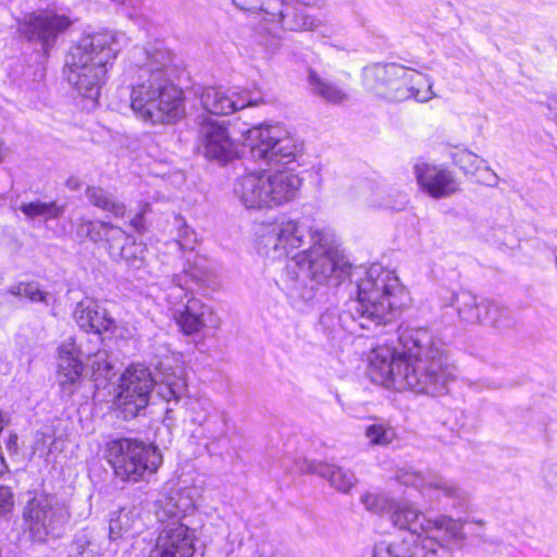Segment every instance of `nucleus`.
Here are the masks:
<instances>
[{
    "mask_svg": "<svg viewBox=\"0 0 557 557\" xmlns=\"http://www.w3.org/2000/svg\"><path fill=\"white\" fill-rule=\"evenodd\" d=\"M399 351L388 346L372 350L369 374L372 381L396 391L430 396L443 395L456 379L444 344L428 329H405L399 333Z\"/></svg>",
    "mask_w": 557,
    "mask_h": 557,
    "instance_id": "nucleus-1",
    "label": "nucleus"
},
{
    "mask_svg": "<svg viewBox=\"0 0 557 557\" xmlns=\"http://www.w3.org/2000/svg\"><path fill=\"white\" fill-rule=\"evenodd\" d=\"M107 222L104 221H85L77 228V234L86 236L92 242L103 240Z\"/></svg>",
    "mask_w": 557,
    "mask_h": 557,
    "instance_id": "nucleus-39",
    "label": "nucleus"
},
{
    "mask_svg": "<svg viewBox=\"0 0 557 557\" xmlns=\"http://www.w3.org/2000/svg\"><path fill=\"white\" fill-rule=\"evenodd\" d=\"M396 499L389 498L385 494L379 493H364L360 502L363 504L364 508L375 515H388L391 513L392 507Z\"/></svg>",
    "mask_w": 557,
    "mask_h": 557,
    "instance_id": "nucleus-33",
    "label": "nucleus"
},
{
    "mask_svg": "<svg viewBox=\"0 0 557 557\" xmlns=\"http://www.w3.org/2000/svg\"><path fill=\"white\" fill-rule=\"evenodd\" d=\"M384 195L385 189L379 188L375 193V199L371 201L372 206L389 208L392 210H400L407 203V197L404 194H398L395 201L385 198Z\"/></svg>",
    "mask_w": 557,
    "mask_h": 557,
    "instance_id": "nucleus-42",
    "label": "nucleus"
},
{
    "mask_svg": "<svg viewBox=\"0 0 557 557\" xmlns=\"http://www.w3.org/2000/svg\"><path fill=\"white\" fill-rule=\"evenodd\" d=\"M420 545L414 539H393L376 542L372 557H444L447 549L438 541L428 540Z\"/></svg>",
    "mask_w": 557,
    "mask_h": 557,
    "instance_id": "nucleus-18",
    "label": "nucleus"
},
{
    "mask_svg": "<svg viewBox=\"0 0 557 557\" xmlns=\"http://www.w3.org/2000/svg\"><path fill=\"white\" fill-rule=\"evenodd\" d=\"M106 234L103 240L108 244L109 253L116 258L117 253H121V249L132 238L121 227L115 226L109 222L106 225Z\"/></svg>",
    "mask_w": 557,
    "mask_h": 557,
    "instance_id": "nucleus-37",
    "label": "nucleus"
},
{
    "mask_svg": "<svg viewBox=\"0 0 557 557\" xmlns=\"http://www.w3.org/2000/svg\"><path fill=\"white\" fill-rule=\"evenodd\" d=\"M148 250L143 243H136L132 238L121 249L116 258H122L134 270H141L147 265Z\"/></svg>",
    "mask_w": 557,
    "mask_h": 557,
    "instance_id": "nucleus-30",
    "label": "nucleus"
},
{
    "mask_svg": "<svg viewBox=\"0 0 557 557\" xmlns=\"http://www.w3.org/2000/svg\"><path fill=\"white\" fill-rule=\"evenodd\" d=\"M173 53L162 44L135 47L129 52L126 74L129 108L151 124L173 123L184 115L183 90L170 78Z\"/></svg>",
    "mask_w": 557,
    "mask_h": 557,
    "instance_id": "nucleus-3",
    "label": "nucleus"
},
{
    "mask_svg": "<svg viewBox=\"0 0 557 557\" xmlns=\"http://www.w3.org/2000/svg\"><path fill=\"white\" fill-rule=\"evenodd\" d=\"M259 557H284V555L280 552L270 553L265 549V547H262Z\"/></svg>",
    "mask_w": 557,
    "mask_h": 557,
    "instance_id": "nucleus-48",
    "label": "nucleus"
},
{
    "mask_svg": "<svg viewBox=\"0 0 557 557\" xmlns=\"http://www.w3.org/2000/svg\"><path fill=\"white\" fill-rule=\"evenodd\" d=\"M309 249L298 253L286 265L283 288L293 305L308 302L315 296V285L338 284L346 273V263L327 243L323 232L310 228Z\"/></svg>",
    "mask_w": 557,
    "mask_h": 557,
    "instance_id": "nucleus-6",
    "label": "nucleus"
},
{
    "mask_svg": "<svg viewBox=\"0 0 557 557\" xmlns=\"http://www.w3.org/2000/svg\"><path fill=\"white\" fill-rule=\"evenodd\" d=\"M127 42L123 33L104 29L83 36L66 59V79L77 92L97 102L109 66Z\"/></svg>",
    "mask_w": 557,
    "mask_h": 557,
    "instance_id": "nucleus-5",
    "label": "nucleus"
},
{
    "mask_svg": "<svg viewBox=\"0 0 557 557\" xmlns=\"http://www.w3.org/2000/svg\"><path fill=\"white\" fill-rule=\"evenodd\" d=\"M230 418L225 413L211 416L206 419L205 431L207 438L220 442L227 437Z\"/></svg>",
    "mask_w": 557,
    "mask_h": 557,
    "instance_id": "nucleus-36",
    "label": "nucleus"
},
{
    "mask_svg": "<svg viewBox=\"0 0 557 557\" xmlns=\"http://www.w3.org/2000/svg\"><path fill=\"white\" fill-rule=\"evenodd\" d=\"M239 88L206 87L200 94V101L206 111L215 115H228L246 107H256L264 102L258 91Z\"/></svg>",
    "mask_w": 557,
    "mask_h": 557,
    "instance_id": "nucleus-17",
    "label": "nucleus"
},
{
    "mask_svg": "<svg viewBox=\"0 0 557 557\" xmlns=\"http://www.w3.org/2000/svg\"><path fill=\"white\" fill-rule=\"evenodd\" d=\"M388 519L393 527L409 532L403 539L412 537L420 545L429 544L428 540L437 541L435 533L442 534L443 540H462L465 536L460 520L446 515L429 518L408 500H395Z\"/></svg>",
    "mask_w": 557,
    "mask_h": 557,
    "instance_id": "nucleus-11",
    "label": "nucleus"
},
{
    "mask_svg": "<svg viewBox=\"0 0 557 557\" xmlns=\"http://www.w3.org/2000/svg\"><path fill=\"white\" fill-rule=\"evenodd\" d=\"M73 318L82 330L96 334L113 331L115 326V322L108 311L92 299L79 301L75 307Z\"/></svg>",
    "mask_w": 557,
    "mask_h": 557,
    "instance_id": "nucleus-24",
    "label": "nucleus"
},
{
    "mask_svg": "<svg viewBox=\"0 0 557 557\" xmlns=\"http://www.w3.org/2000/svg\"><path fill=\"white\" fill-rule=\"evenodd\" d=\"M297 3L307 5V7H314L319 3L320 0H296ZM233 3L240 10L244 11H256L259 10L264 13L263 8H271L273 0H269L268 3L261 2L260 0H233Z\"/></svg>",
    "mask_w": 557,
    "mask_h": 557,
    "instance_id": "nucleus-41",
    "label": "nucleus"
},
{
    "mask_svg": "<svg viewBox=\"0 0 557 557\" xmlns=\"http://www.w3.org/2000/svg\"><path fill=\"white\" fill-rule=\"evenodd\" d=\"M399 483L417 488L420 494L430 500L440 502L442 497L453 502V506H465L468 502V494L455 482L445 479L436 473H422L412 469L400 470L397 474Z\"/></svg>",
    "mask_w": 557,
    "mask_h": 557,
    "instance_id": "nucleus-15",
    "label": "nucleus"
},
{
    "mask_svg": "<svg viewBox=\"0 0 557 557\" xmlns=\"http://www.w3.org/2000/svg\"><path fill=\"white\" fill-rule=\"evenodd\" d=\"M66 206L59 203L55 200L44 201L35 199L33 201L23 202L18 210L25 215L28 221H50L61 218L65 212Z\"/></svg>",
    "mask_w": 557,
    "mask_h": 557,
    "instance_id": "nucleus-26",
    "label": "nucleus"
},
{
    "mask_svg": "<svg viewBox=\"0 0 557 557\" xmlns=\"http://www.w3.org/2000/svg\"><path fill=\"white\" fill-rule=\"evenodd\" d=\"M84 364L79 358V349L70 337L58 348V382L64 394L71 396L82 377Z\"/></svg>",
    "mask_w": 557,
    "mask_h": 557,
    "instance_id": "nucleus-22",
    "label": "nucleus"
},
{
    "mask_svg": "<svg viewBox=\"0 0 557 557\" xmlns=\"http://www.w3.org/2000/svg\"><path fill=\"white\" fill-rule=\"evenodd\" d=\"M173 227L176 230L174 244L182 251L188 252V255L191 256L197 245L195 231L187 225L186 221L181 215L174 216Z\"/></svg>",
    "mask_w": 557,
    "mask_h": 557,
    "instance_id": "nucleus-31",
    "label": "nucleus"
},
{
    "mask_svg": "<svg viewBox=\"0 0 557 557\" xmlns=\"http://www.w3.org/2000/svg\"><path fill=\"white\" fill-rule=\"evenodd\" d=\"M203 263L205 259L195 255L193 260L187 259L181 274L173 275L166 294V300L169 305L173 306V310L184 305L185 299L187 301L190 298L187 286L189 282L200 284L207 280V270Z\"/></svg>",
    "mask_w": 557,
    "mask_h": 557,
    "instance_id": "nucleus-23",
    "label": "nucleus"
},
{
    "mask_svg": "<svg viewBox=\"0 0 557 557\" xmlns=\"http://www.w3.org/2000/svg\"><path fill=\"white\" fill-rule=\"evenodd\" d=\"M8 292L13 296H23L33 302H41L47 306L49 305V293L41 290L39 284L36 282L17 283L10 286Z\"/></svg>",
    "mask_w": 557,
    "mask_h": 557,
    "instance_id": "nucleus-32",
    "label": "nucleus"
},
{
    "mask_svg": "<svg viewBox=\"0 0 557 557\" xmlns=\"http://www.w3.org/2000/svg\"><path fill=\"white\" fill-rule=\"evenodd\" d=\"M72 25V20L54 9L37 10L27 14L18 24V32L32 44L48 53L57 39Z\"/></svg>",
    "mask_w": 557,
    "mask_h": 557,
    "instance_id": "nucleus-14",
    "label": "nucleus"
},
{
    "mask_svg": "<svg viewBox=\"0 0 557 557\" xmlns=\"http://www.w3.org/2000/svg\"><path fill=\"white\" fill-rule=\"evenodd\" d=\"M308 84L310 91L326 102L341 103L347 99V94L343 88L325 78H322L313 70H309Z\"/></svg>",
    "mask_w": 557,
    "mask_h": 557,
    "instance_id": "nucleus-27",
    "label": "nucleus"
},
{
    "mask_svg": "<svg viewBox=\"0 0 557 557\" xmlns=\"http://www.w3.org/2000/svg\"><path fill=\"white\" fill-rule=\"evenodd\" d=\"M364 435L371 445L386 446L396 438L395 430L385 423H372L364 430Z\"/></svg>",
    "mask_w": 557,
    "mask_h": 557,
    "instance_id": "nucleus-35",
    "label": "nucleus"
},
{
    "mask_svg": "<svg viewBox=\"0 0 557 557\" xmlns=\"http://www.w3.org/2000/svg\"><path fill=\"white\" fill-rule=\"evenodd\" d=\"M414 174L422 190L432 198H446L459 190V182L447 170L420 163L416 164Z\"/></svg>",
    "mask_w": 557,
    "mask_h": 557,
    "instance_id": "nucleus-21",
    "label": "nucleus"
},
{
    "mask_svg": "<svg viewBox=\"0 0 557 557\" xmlns=\"http://www.w3.org/2000/svg\"><path fill=\"white\" fill-rule=\"evenodd\" d=\"M67 557H99L97 545L85 536H77Z\"/></svg>",
    "mask_w": 557,
    "mask_h": 557,
    "instance_id": "nucleus-40",
    "label": "nucleus"
},
{
    "mask_svg": "<svg viewBox=\"0 0 557 557\" xmlns=\"http://www.w3.org/2000/svg\"><path fill=\"white\" fill-rule=\"evenodd\" d=\"M363 83L376 96L389 101L414 99L426 102L435 97L428 75L398 63L366 66Z\"/></svg>",
    "mask_w": 557,
    "mask_h": 557,
    "instance_id": "nucleus-9",
    "label": "nucleus"
},
{
    "mask_svg": "<svg viewBox=\"0 0 557 557\" xmlns=\"http://www.w3.org/2000/svg\"><path fill=\"white\" fill-rule=\"evenodd\" d=\"M453 162L466 174L474 175L486 161L468 149L451 152Z\"/></svg>",
    "mask_w": 557,
    "mask_h": 557,
    "instance_id": "nucleus-34",
    "label": "nucleus"
},
{
    "mask_svg": "<svg viewBox=\"0 0 557 557\" xmlns=\"http://www.w3.org/2000/svg\"><path fill=\"white\" fill-rule=\"evenodd\" d=\"M106 458L114 475L131 483L147 480L163 462L162 454L156 445L127 437L108 442Z\"/></svg>",
    "mask_w": 557,
    "mask_h": 557,
    "instance_id": "nucleus-10",
    "label": "nucleus"
},
{
    "mask_svg": "<svg viewBox=\"0 0 557 557\" xmlns=\"http://www.w3.org/2000/svg\"><path fill=\"white\" fill-rule=\"evenodd\" d=\"M199 134L207 158L226 162L233 157L235 146L226 123L208 119L201 123Z\"/></svg>",
    "mask_w": 557,
    "mask_h": 557,
    "instance_id": "nucleus-20",
    "label": "nucleus"
},
{
    "mask_svg": "<svg viewBox=\"0 0 557 557\" xmlns=\"http://www.w3.org/2000/svg\"><path fill=\"white\" fill-rule=\"evenodd\" d=\"M2 160H3V153H2V151L0 150V163L2 162Z\"/></svg>",
    "mask_w": 557,
    "mask_h": 557,
    "instance_id": "nucleus-49",
    "label": "nucleus"
},
{
    "mask_svg": "<svg viewBox=\"0 0 557 557\" xmlns=\"http://www.w3.org/2000/svg\"><path fill=\"white\" fill-rule=\"evenodd\" d=\"M70 518L66 503L55 494L36 492L24 509V520L33 537L44 541L60 536Z\"/></svg>",
    "mask_w": 557,
    "mask_h": 557,
    "instance_id": "nucleus-12",
    "label": "nucleus"
},
{
    "mask_svg": "<svg viewBox=\"0 0 557 557\" xmlns=\"http://www.w3.org/2000/svg\"><path fill=\"white\" fill-rule=\"evenodd\" d=\"M543 478L552 490L557 491V460L549 461L543 467Z\"/></svg>",
    "mask_w": 557,
    "mask_h": 557,
    "instance_id": "nucleus-44",
    "label": "nucleus"
},
{
    "mask_svg": "<svg viewBox=\"0 0 557 557\" xmlns=\"http://www.w3.org/2000/svg\"><path fill=\"white\" fill-rule=\"evenodd\" d=\"M90 368L96 380L99 377L108 379L113 369L108 352L106 350L97 351L90 359Z\"/></svg>",
    "mask_w": 557,
    "mask_h": 557,
    "instance_id": "nucleus-38",
    "label": "nucleus"
},
{
    "mask_svg": "<svg viewBox=\"0 0 557 557\" xmlns=\"http://www.w3.org/2000/svg\"><path fill=\"white\" fill-rule=\"evenodd\" d=\"M450 306L460 322L468 325H492L499 327L507 310L502 305L461 289L450 297Z\"/></svg>",
    "mask_w": 557,
    "mask_h": 557,
    "instance_id": "nucleus-16",
    "label": "nucleus"
},
{
    "mask_svg": "<svg viewBox=\"0 0 557 557\" xmlns=\"http://www.w3.org/2000/svg\"><path fill=\"white\" fill-rule=\"evenodd\" d=\"M250 158L268 171H251L234 184V195L247 209H270L293 201L302 178L287 165L296 160L298 147L287 132L276 125L255 126L247 132Z\"/></svg>",
    "mask_w": 557,
    "mask_h": 557,
    "instance_id": "nucleus-2",
    "label": "nucleus"
},
{
    "mask_svg": "<svg viewBox=\"0 0 557 557\" xmlns=\"http://www.w3.org/2000/svg\"><path fill=\"white\" fill-rule=\"evenodd\" d=\"M154 386H157L158 396L168 403H177L187 389L181 369L163 372L159 383L152 377L150 370L143 364H132L125 369L120 377L119 392L114 401L123 419H133L146 409Z\"/></svg>",
    "mask_w": 557,
    "mask_h": 557,
    "instance_id": "nucleus-7",
    "label": "nucleus"
},
{
    "mask_svg": "<svg viewBox=\"0 0 557 557\" xmlns=\"http://www.w3.org/2000/svg\"><path fill=\"white\" fill-rule=\"evenodd\" d=\"M85 196L88 201L110 213L114 218H124L126 213V207L123 202L115 199L113 195L108 193L98 186H88L85 190Z\"/></svg>",
    "mask_w": 557,
    "mask_h": 557,
    "instance_id": "nucleus-28",
    "label": "nucleus"
},
{
    "mask_svg": "<svg viewBox=\"0 0 557 557\" xmlns=\"http://www.w3.org/2000/svg\"><path fill=\"white\" fill-rule=\"evenodd\" d=\"M191 506L190 497L181 491H172L156 502V517L161 531L147 557H193L195 535L182 523Z\"/></svg>",
    "mask_w": 557,
    "mask_h": 557,
    "instance_id": "nucleus-8",
    "label": "nucleus"
},
{
    "mask_svg": "<svg viewBox=\"0 0 557 557\" xmlns=\"http://www.w3.org/2000/svg\"><path fill=\"white\" fill-rule=\"evenodd\" d=\"M306 230L299 221L285 216L262 223L256 231V249L272 260L287 257L305 244Z\"/></svg>",
    "mask_w": 557,
    "mask_h": 557,
    "instance_id": "nucleus-13",
    "label": "nucleus"
},
{
    "mask_svg": "<svg viewBox=\"0 0 557 557\" xmlns=\"http://www.w3.org/2000/svg\"><path fill=\"white\" fill-rule=\"evenodd\" d=\"M499 177L498 175L490 168H484V176H483V183L486 186L496 187L498 185Z\"/></svg>",
    "mask_w": 557,
    "mask_h": 557,
    "instance_id": "nucleus-45",
    "label": "nucleus"
},
{
    "mask_svg": "<svg viewBox=\"0 0 557 557\" xmlns=\"http://www.w3.org/2000/svg\"><path fill=\"white\" fill-rule=\"evenodd\" d=\"M14 505L13 493L10 487L0 485V517L9 513Z\"/></svg>",
    "mask_w": 557,
    "mask_h": 557,
    "instance_id": "nucleus-43",
    "label": "nucleus"
},
{
    "mask_svg": "<svg viewBox=\"0 0 557 557\" xmlns=\"http://www.w3.org/2000/svg\"><path fill=\"white\" fill-rule=\"evenodd\" d=\"M547 108L552 114L555 116V121L557 123V95H553L547 99Z\"/></svg>",
    "mask_w": 557,
    "mask_h": 557,
    "instance_id": "nucleus-47",
    "label": "nucleus"
},
{
    "mask_svg": "<svg viewBox=\"0 0 557 557\" xmlns=\"http://www.w3.org/2000/svg\"><path fill=\"white\" fill-rule=\"evenodd\" d=\"M131 226L138 233H143L145 231L144 225V211L137 213L131 221Z\"/></svg>",
    "mask_w": 557,
    "mask_h": 557,
    "instance_id": "nucleus-46",
    "label": "nucleus"
},
{
    "mask_svg": "<svg viewBox=\"0 0 557 557\" xmlns=\"http://www.w3.org/2000/svg\"><path fill=\"white\" fill-rule=\"evenodd\" d=\"M310 470L317 475L325 479L333 488L344 494L349 493L357 483L355 473L339 466L313 463L311 465Z\"/></svg>",
    "mask_w": 557,
    "mask_h": 557,
    "instance_id": "nucleus-25",
    "label": "nucleus"
},
{
    "mask_svg": "<svg viewBox=\"0 0 557 557\" xmlns=\"http://www.w3.org/2000/svg\"><path fill=\"white\" fill-rule=\"evenodd\" d=\"M357 295L346 302V309H327L320 317V326L326 334L337 337L357 329L373 330L387 324L396 307V293L400 290L396 274L381 264H372L357 281Z\"/></svg>",
    "mask_w": 557,
    "mask_h": 557,
    "instance_id": "nucleus-4",
    "label": "nucleus"
},
{
    "mask_svg": "<svg viewBox=\"0 0 557 557\" xmlns=\"http://www.w3.org/2000/svg\"><path fill=\"white\" fill-rule=\"evenodd\" d=\"M139 517L135 507L122 508L111 513L109 521L110 537L115 540L136 530Z\"/></svg>",
    "mask_w": 557,
    "mask_h": 557,
    "instance_id": "nucleus-29",
    "label": "nucleus"
},
{
    "mask_svg": "<svg viewBox=\"0 0 557 557\" xmlns=\"http://www.w3.org/2000/svg\"><path fill=\"white\" fill-rule=\"evenodd\" d=\"M174 319L185 335H194L203 329H218L220 318L211 307L195 297L188 298L186 304L174 309Z\"/></svg>",
    "mask_w": 557,
    "mask_h": 557,
    "instance_id": "nucleus-19",
    "label": "nucleus"
}]
</instances>
